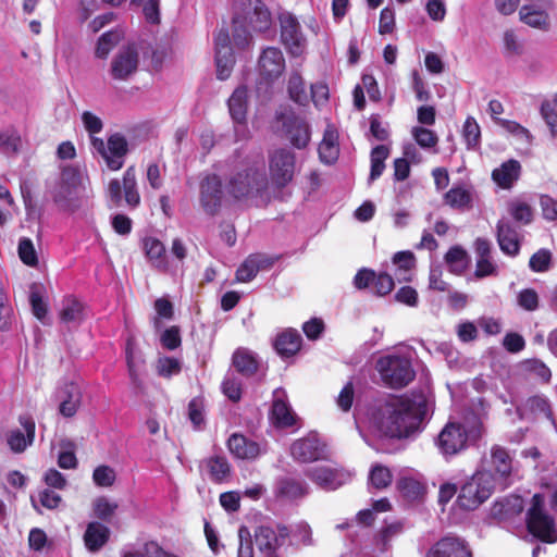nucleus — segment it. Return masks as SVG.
<instances>
[{
	"instance_id": "36",
	"label": "nucleus",
	"mask_w": 557,
	"mask_h": 557,
	"mask_svg": "<svg viewBox=\"0 0 557 557\" xmlns=\"http://www.w3.org/2000/svg\"><path fill=\"white\" fill-rule=\"evenodd\" d=\"M232 361L235 369L245 376L253 375L259 366L256 355L246 348L236 349Z\"/></svg>"
},
{
	"instance_id": "61",
	"label": "nucleus",
	"mask_w": 557,
	"mask_h": 557,
	"mask_svg": "<svg viewBox=\"0 0 557 557\" xmlns=\"http://www.w3.org/2000/svg\"><path fill=\"white\" fill-rule=\"evenodd\" d=\"M160 342L165 349L174 350L182 344L180 329L171 326L166 329L160 336Z\"/></svg>"
},
{
	"instance_id": "15",
	"label": "nucleus",
	"mask_w": 557,
	"mask_h": 557,
	"mask_svg": "<svg viewBox=\"0 0 557 557\" xmlns=\"http://www.w3.org/2000/svg\"><path fill=\"white\" fill-rule=\"evenodd\" d=\"M290 455L298 462H312L325 458L326 445L312 432L292 444Z\"/></svg>"
},
{
	"instance_id": "9",
	"label": "nucleus",
	"mask_w": 557,
	"mask_h": 557,
	"mask_svg": "<svg viewBox=\"0 0 557 557\" xmlns=\"http://www.w3.org/2000/svg\"><path fill=\"white\" fill-rule=\"evenodd\" d=\"M240 23H247L253 30L264 32L270 27L271 13L260 0H242L233 18V24Z\"/></svg>"
},
{
	"instance_id": "17",
	"label": "nucleus",
	"mask_w": 557,
	"mask_h": 557,
	"mask_svg": "<svg viewBox=\"0 0 557 557\" xmlns=\"http://www.w3.org/2000/svg\"><path fill=\"white\" fill-rule=\"evenodd\" d=\"M257 67L260 77L265 82L272 83L281 77L286 67L282 50L276 47L263 49L258 59Z\"/></svg>"
},
{
	"instance_id": "53",
	"label": "nucleus",
	"mask_w": 557,
	"mask_h": 557,
	"mask_svg": "<svg viewBox=\"0 0 557 557\" xmlns=\"http://www.w3.org/2000/svg\"><path fill=\"white\" fill-rule=\"evenodd\" d=\"M445 202L451 208L467 207L471 201L470 193L463 187H453L445 194Z\"/></svg>"
},
{
	"instance_id": "26",
	"label": "nucleus",
	"mask_w": 557,
	"mask_h": 557,
	"mask_svg": "<svg viewBox=\"0 0 557 557\" xmlns=\"http://www.w3.org/2000/svg\"><path fill=\"white\" fill-rule=\"evenodd\" d=\"M553 8H542L535 4H523L519 10L520 21L540 30H548L550 28L549 11Z\"/></svg>"
},
{
	"instance_id": "25",
	"label": "nucleus",
	"mask_w": 557,
	"mask_h": 557,
	"mask_svg": "<svg viewBox=\"0 0 557 557\" xmlns=\"http://www.w3.org/2000/svg\"><path fill=\"white\" fill-rule=\"evenodd\" d=\"M55 397L59 400V411L63 417H73L82 399L79 387L75 383H66L59 387L55 392Z\"/></svg>"
},
{
	"instance_id": "35",
	"label": "nucleus",
	"mask_w": 557,
	"mask_h": 557,
	"mask_svg": "<svg viewBox=\"0 0 557 557\" xmlns=\"http://www.w3.org/2000/svg\"><path fill=\"white\" fill-rule=\"evenodd\" d=\"M319 156L325 164L334 163L339 156L337 134L331 127H327L324 132L323 139L319 145Z\"/></svg>"
},
{
	"instance_id": "1",
	"label": "nucleus",
	"mask_w": 557,
	"mask_h": 557,
	"mask_svg": "<svg viewBox=\"0 0 557 557\" xmlns=\"http://www.w3.org/2000/svg\"><path fill=\"white\" fill-rule=\"evenodd\" d=\"M425 414L426 398L423 394L391 396L373 405L369 422L380 436L405 438L421 430Z\"/></svg>"
},
{
	"instance_id": "41",
	"label": "nucleus",
	"mask_w": 557,
	"mask_h": 557,
	"mask_svg": "<svg viewBox=\"0 0 557 557\" xmlns=\"http://www.w3.org/2000/svg\"><path fill=\"white\" fill-rule=\"evenodd\" d=\"M122 38L123 33L120 29H112L102 34L97 42L96 55L100 59L107 58Z\"/></svg>"
},
{
	"instance_id": "52",
	"label": "nucleus",
	"mask_w": 557,
	"mask_h": 557,
	"mask_svg": "<svg viewBox=\"0 0 557 557\" xmlns=\"http://www.w3.org/2000/svg\"><path fill=\"white\" fill-rule=\"evenodd\" d=\"M467 252L459 246L451 247L445 255V261L453 272H461L467 264Z\"/></svg>"
},
{
	"instance_id": "49",
	"label": "nucleus",
	"mask_w": 557,
	"mask_h": 557,
	"mask_svg": "<svg viewBox=\"0 0 557 557\" xmlns=\"http://www.w3.org/2000/svg\"><path fill=\"white\" fill-rule=\"evenodd\" d=\"M398 488L401 495L409 500L418 499L424 491L423 485L412 478L400 479L398 482Z\"/></svg>"
},
{
	"instance_id": "4",
	"label": "nucleus",
	"mask_w": 557,
	"mask_h": 557,
	"mask_svg": "<svg viewBox=\"0 0 557 557\" xmlns=\"http://www.w3.org/2000/svg\"><path fill=\"white\" fill-rule=\"evenodd\" d=\"M86 195L84 177L76 166H64L52 190L53 200L63 209L74 210L77 200Z\"/></svg>"
},
{
	"instance_id": "38",
	"label": "nucleus",
	"mask_w": 557,
	"mask_h": 557,
	"mask_svg": "<svg viewBox=\"0 0 557 557\" xmlns=\"http://www.w3.org/2000/svg\"><path fill=\"white\" fill-rule=\"evenodd\" d=\"M287 92L294 102L306 106L308 103V95L305 87V81L299 71L290 72L287 81Z\"/></svg>"
},
{
	"instance_id": "37",
	"label": "nucleus",
	"mask_w": 557,
	"mask_h": 557,
	"mask_svg": "<svg viewBox=\"0 0 557 557\" xmlns=\"http://www.w3.org/2000/svg\"><path fill=\"white\" fill-rule=\"evenodd\" d=\"M59 317L63 323L79 324L84 320V307L76 298L67 296L62 301Z\"/></svg>"
},
{
	"instance_id": "60",
	"label": "nucleus",
	"mask_w": 557,
	"mask_h": 557,
	"mask_svg": "<svg viewBox=\"0 0 557 557\" xmlns=\"http://www.w3.org/2000/svg\"><path fill=\"white\" fill-rule=\"evenodd\" d=\"M373 292L379 296H385L389 294L394 288V280L393 277L385 273L381 272L379 274L375 273V278L372 282Z\"/></svg>"
},
{
	"instance_id": "16",
	"label": "nucleus",
	"mask_w": 557,
	"mask_h": 557,
	"mask_svg": "<svg viewBox=\"0 0 557 557\" xmlns=\"http://www.w3.org/2000/svg\"><path fill=\"white\" fill-rule=\"evenodd\" d=\"M20 428L10 430L7 433V445L14 454L24 453L35 441L36 424L28 414L18 418Z\"/></svg>"
},
{
	"instance_id": "33",
	"label": "nucleus",
	"mask_w": 557,
	"mask_h": 557,
	"mask_svg": "<svg viewBox=\"0 0 557 557\" xmlns=\"http://www.w3.org/2000/svg\"><path fill=\"white\" fill-rule=\"evenodd\" d=\"M517 411L520 418H530V417H545L547 419L550 418V408L546 397L535 395L525 399L520 406L517 407Z\"/></svg>"
},
{
	"instance_id": "13",
	"label": "nucleus",
	"mask_w": 557,
	"mask_h": 557,
	"mask_svg": "<svg viewBox=\"0 0 557 557\" xmlns=\"http://www.w3.org/2000/svg\"><path fill=\"white\" fill-rule=\"evenodd\" d=\"M306 474L312 482L325 491L337 490L347 484L352 478L350 471L331 466L311 468Z\"/></svg>"
},
{
	"instance_id": "58",
	"label": "nucleus",
	"mask_w": 557,
	"mask_h": 557,
	"mask_svg": "<svg viewBox=\"0 0 557 557\" xmlns=\"http://www.w3.org/2000/svg\"><path fill=\"white\" fill-rule=\"evenodd\" d=\"M92 480L98 486H111L115 481V471L109 466H99L94 470Z\"/></svg>"
},
{
	"instance_id": "11",
	"label": "nucleus",
	"mask_w": 557,
	"mask_h": 557,
	"mask_svg": "<svg viewBox=\"0 0 557 557\" xmlns=\"http://www.w3.org/2000/svg\"><path fill=\"white\" fill-rule=\"evenodd\" d=\"M281 40L292 57H300L307 48V39L297 18L288 12L280 14Z\"/></svg>"
},
{
	"instance_id": "62",
	"label": "nucleus",
	"mask_w": 557,
	"mask_h": 557,
	"mask_svg": "<svg viewBox=\"0 0 557 557\" xmlns=\"http://www.w3.org/2000/svg\"><path fill=\"white\" fill-rule=\"evenodd\" d=\"M518 304L524 310L534 311L539 307V295L532 288L522 289L518 294Z\"/></svg>"
},
{
	"instance_id": "51",
	"label": "nucleus",
	"mask_w": 557,
	"mask_h": 557,
	"mask_svg": "<svg viewBox=\"0 0 557 557\" xmlns=\"http://www.w3.org/2000/svg\"><path fill=\"white\" fill-rule=\"evenodd\" d=\"M411 135L416 143L423 149L434 148L438 143V137L433 131L421 126H414L411 129Z\"/></svg>"
},
{
	"instance_id": "7",
	"label": "nucleus",
	"mask_w": 557,
	"mask_h": 557,
	"mask_svg": "<svg viewBox=\"0 0 557 557\" xmlns=\"http://www.w3.org/2000/svg\"><path fill=\"white\" fill-rule=\"evenodd\" d=\"M91 147L95 152L99 153L107 166L111 171H117L123 168L125 157L128 152V144L120 133L112 134L107 143L101 138L91 137Z\"/></svg>"
},
{
	"instance_id": "42",
	"label": "nucleus",
	"mask_w": 557,
	"mask_h": 557,
	"mask_svg": "<svg viewBox=\"0 0 557 557\" xmlns=\"http://www.w3.org/2000/svg\"><path fill=\"white\" fill-rule=\"evenodd\" d=\"M144 248L146 255L153 263L154 267L165 269L166 263L164 260L165 248L163 244L153 237H148L144 240Z\"/></svg>"
},
{
	"instance_id": "48",
	"label": "nucleus",
	"mask_w": 557,
	"mask_h": 557,
	"mask_svg": "<svg viewBox=\"0 0 557 557\" xmlns=\"http://www.w3.org/2000/svg\"><path fill=\"white\" fill-rule=\"evenodd\" d=\"M462 137L468 149H474L480 145L481 128L473 116H468L462 127Z\"/></svg>"
},
{
	"instance_id": "22",
	"label": "nucleus",
	"mask_w": 557,
	"mask_h": 557,
	"mask_svg": "<svg viewBox=\"0 0 557 557\" xmlns=\"http://www.w3.org/2000/svg\"><path fill=\"white\" fill-rule=\"evenodd\" d=\"M230 114L235 122V135L244 138L246 134V112H247V88L238 87L228 99Z\"/></svg>"
},
{
	"instance_id": "2",
	"label": "nucleus",
	"mask_w": 557,
	"mask_h": 557,
	"mask_svg": "<svg viewBox=\"0 0 557 557\" xmlns=\"http://www.w3.org/2000/svg\"><path fill=\"white\" fill-rule=\"evenodd\" d=\"M482 434L483 424L473 417L466 425L447 423L438 434L436 445L444 456H453L465 449L468 441H476Z\"/></svg>"
},
{
	"instance_id": "46",
	"label": "nucleus",
	"mask_w": 557,
	"mask_h": 557,
	"mask_svg": "<svg viewBox=\"0 0 557 557\" xmlns=\"http://www.w3.org/2000/svg\"><path fill=\"white\" fill-rule=\"evenodd\" d=\"M308 490L309 487L304 481L296 479H286L280 485V493L290 499L307 495Z\"/></svg>"
},
{
	"instance_id": "56",
	"label": "nucleus",
	"mask_w": 557,
	"mask_h": 557,
	"mask_svg": "<svg viewBox=\"0 0 557 557\" xmlns=\"http://www.w3.org/2000/svg\"><path fill=\"white\" fill-rule=\"evenodd\" d=\"M370 484L375 488H384L392 482V474L389 470L382 466H375L372 468L369 475Z\"/></svg>"
},
{
	"instance_id": "20",
	"label": "nucleus",
	"mask_w": 557,
	"mask_h": 557,
	"mask_svg": "<svg viewBox=\"0 0 557 557\" xmlns=\"http://www.w3.org/2000/svg\"><path fill=\"white\" fill-rule=\"evenodd\" d=\"M214 44L216 76L219 79L224 81L231 76L235 64V58L227 30L221 29L214 38Z\"/></svg>"
},
{
	"instance_id": "5",
	"label": "nucleus",
	"mask_w": 557,
	"mask_h": 557,
	"mask_svg": "<svg viewBox=\"0 0 557 557\" xmlns=\"http://www.w3.org/2000/svg\"><path fill=\"white\" fill-rule=\"evenodd\" d=\"M376 369L383 382L392 388H401L414 379V371L408 357L388 355L380 358Z\"/></svg>"
},
{
	"instance_id": "40",
	"label": "nucleus",
	"mask_w": 557,
	"mask_h": 557,
	"mask_svg": "<svg viewBox=\"0 0 557 557\" xmlns=\"http://www.w3.org/2000/svg\"><path fill=\"white\" fill-rule=\"evenodd\" d=\"M206 468L210 479L216 483H221L230 476V465L223 457L209 458L206 461Z\"/></svg>"
},
{
	"instance_id": "64",
	"label": "nucleus",
	"mask_w": 557,
	"mask_h": 557,
	"mask_svg": "<svg viewBox=\"0 0 557 557\" xmlns=\"http://www.w3.org/2000/svg\"><path fill=\"white\" fill-rule=\"evenodd\" d=\"M540 207L544 219L548 221L557 220V200L548 195H542L540 197Z\"/></svg>"
},
{
	"instance_id": "63",
	"label": "nucleus",
	"mask_w": 557,
	"mask_h": 557,
	"mask_svg": "<svg viewBox=\"0 0 557 557\" xmlns=\"http://www.w3.org/2000/svg\"><path fill=\"white\" fill-rule=\"evenodd\" d=\"M541 115L549 127L552 134L557 135V111L548 100L542 103Z\"/></svg>"
},
{
	"instance_id": "27",
	"label": "nucleus",
	"mask_w": 557,
	"mask_h": 557,
	"mask_svg": "<svg viewBox=\"0 0 557 557\" xmlns=\"http://www.w3.org/2000/svg\"><path fill=\"white\" fill-rule=\"evenodd\" d=\"M426 557H471V553L463 541L447 536L438 541Z\"/></svg>"
},
{
	"instance_id": "8",
	"label": "nucleus",
	"mask_w": 557,
	"mask_h": 557,
	"mask_svg": "<svg viewBox=\"0 0 557 557\" xmlns=\"http://www.w3.org/2000/svg\"><path fill=\"white\" fill-rule=\"evenodd\" d=\"M267 184L264 173L258 168L249 166L230 178L227 189L235 198H243L263 190Z\"/></svg>"
},
{
	"instance_id": "28",
	"label": "nucleus",
	"mask_w": 557,
	"mask_h": 557,
	"mask_svg": "<svg viewBox=\"0 0 557 557\" xmlns=\"http://www.w3.org/2000/svg\"><path fill=\"white\" fill-rule=\"evenodd\" d=\"M521 164L518 160L510 159L503 162L492 172V180L503 189H510L520 178Z\"/></svg>"
},
{
	"instance_id": "44",
	"label": "nucleus",
	"mask_w": 557,
	"mask_h": 557,
	"mask_svg": "<svg viewBox=\"0 0 557 557\" xmlns=\"http://www.w3.org/2000/svg\"><path fill=\"white\" fill-rule=\"evenodd\" d=\"M508 212L512 219L522 224H529L533 219V210L529 203L520 199L511 200L508 203Z\"/></svg>"
},
{
	"instance_id": "55",
	"label": "nucleus",
	"mask_w": 557,
	"mask_h": 557,
	"mask_svg": "<svg viewBox=\"0 0 557 557\" xmlns=\"http://www.w3.org/2000/svg\"><path fill=\"white\" fill-rule=\"evenodd\" d=\"M181 361L173 357H160L157 361V372L160 376L170 377L181 372Z\"/></svg>"
},
{
	"instance_id": "23",
	"label": "nucleus",
	"mask_w": 557,
	"mask_h": 557,
	"mask_svg": "<svg viewBox=\"0 0 557 557\" xmlns=\"http://www.w3.org/2000/svg\"><path fill=\"white\" fill-rule=\"evenodd\" d=\"M270 420L277 428H287L295 423V413L287 403L285 391L282 388H276L273 392Z\"/></svg>"
},
{
	"instance_id": "34",
	"label": "nucleus",
	"mask_w": 557,
	"mask_h": 557,
	"mask_svg": "<svg viewBox=\"0 0 557 557\" xmlns=\"http://www.w3.org/2000/svg\"><path fill=\"white\" fill-rule=\"evenodd\" d=\"M301 342V336L296 330H286L277 335L274 347L282 357H289L300 349Z\"/></svg>"
},
{
	"instance_id": "32",
	"label": "nucleus",
	"mask_w": 557,
	"mask_h": 557,
	"mask_svg": "<svg viewBox=\"0 0 557 557\" xmlns=\"http://www.w3.org/2000/svg\"><path fill=\"white\" fill-rule=\"evenodd\" d=\"M271 265L269 259L262 255L249 256L237 269L236 278L238 282H250L260 270Z\"/></svg>"
},
{
	"instance_id": "29",
	"label": "nucleus",
	"mask_w": 557,
	"mask_h": 557,
	"mask_svg": "<svg viewBox=\"0 0 557 557\" xmlns=\"http://www.w3.org/2000/svg\"><path fill=\"white\" fill-rule=\"evenodd\" d=\"M227 446L232 455L238 459H255L261 453L257 442L237 433L228 438Z\"/></svg>"
},
{
	"instance_id": "14",
	"label": "nucleus",
	"mask_w": 557,
	"mask_h": 557,
	"mask_svg": "<svg viewBox=\"0 0 557 557\" xmlns=\"http://www.w3.org/2000/svg\"><path fill=\"white\" fill-rule=\"evenodd\" d=\"M287 536V528L274 530L267 525L258 527L253 535L255 544L264 557H281L277 550L285 544Z\"/></svg>"
},
{
	"instance_id": "10",
	"label": "nucleus",
	"mask_w": 557,
	"mask_h": 557,
	"mask_svg": "<svg viewBox=\"0 0 557 557\" xmlns=\"http://www.w3.org/2000/svg\"><path fill=\"white\" fill-rule=\"evenodd\" d=\"M122 189L124 193V200L131 208H136L140 203V196L137 190L136 171L135 166H128L123 174V182L116 178L111 180L108 185L109 200L114 206H120L122 202Z\"/></svg>"
},
{
	"instance_id": "18",
	"label": "nucleus",
	"mask_w": 557,
	"mask_h": 557,
	"mask_svg": "<svg viewBox=\"0 0 557 557\" xmlns=\"http://www.w3.org/2000/svg\"><path fill=\"white\" fill-rule=\"evenodd\" d=\"M222 182L216 174H207L200 182L199 202L203 211L215 214L222 203Z\"/></svg>"
},
{
	"instance_id": "3",
	"label": "nucleus",
	"mask_w": 557,
	"mask_h": 557,
	"mask_svg": "<svg viewBox=\"0 0 557 557\" xmlns=\"http://www.w3.org/2000/svg\"><path fill=\"white\" fill-rule=\"evenodd\" d=\"M496 487V479L486 469L478 470L460 490L457 504L465 510H474L484 503Z\"/></svg>"
},
{
	"instance_id": "19",
	"label": "nucleus",
	"mask_w": 557,
	"mask_h": 557,
	"mask_svg": "<svg viewBox=\"0 0 557 557\" xmlns=\"http://www.w3.org/2000/svg\"><path fill=\"white\" fill-rule=\"evenodd\" d=\"M138 64L137 49L134 46L123 47L111 61L110 74L116 81H127L136 73Z\"/></svg>"
},
{
	"instance_id": "6",
	"label": "nucleus",
	"mask_w": 557,
	"mask_h": 557,
	"mask_svg": "<svg viewBox=\"0 0 557 557\" xmlns=\"http://www.w3.org/2000/svg\"><path fill=\"white\" fill-rule=\"evenodd\" d=\"M544 497L534 494L532 504L528 511L527 527L529 532L543 542L553 543L557 539L554 520L544 508Z\"/></svg>"
},
{
	"instance_id": "47",
	"label": "nucleus",
	"mask_w": 557,
	"mask_h": 557,
	"mask_svg": "<svg viewBox=\"0 0 557 557\" xmlns=\"http://www.w3.org/2000/svg\"><path fill=\"white\" fill-rule=\"evenodd\" d=\"M117 508L116 502L110 500L104 496L98 497L92 502L94 515L103 521H110Z\"/></svg>"
},
{
	"instance_id": "45",
	"label": "nucleus",
	"mask_w": 557,
	"mask_h": 557,
	"mask_svg": "<svg viewBox=\"0 0 557 557\" xmlns=\"http://www.w3.org/2000/svg\"><path fill=\"white\" fill-rule=\"evenodd\" d=\"M126 361H127L128 374H129L132 383L136 387H140L141 386V363H143V361L135 357L134 349H133V343L131 339L127 341Z\"/></svg>"
},
{
	"instance_id": "31",
	"label": "nucleus",
	"mask_w": 557,
	"mask_h": 557,
	"mask_svg": "<svg viewBox=\"0 0 557 557\" xmlns=\"http://www.w3.org/2000/svg\"><path fill=\"white\" fill-rule=\"evenodd\" d=\"M286 135L292 145L298 149L305 148L310 140V131L307 122L293 116L285 123Z\"/></svg>"
},
{
	"instance_id": "50",
	"label": "nucleus",
	"mask_w": 557,
	"mask_h": 557,
	"mask_svg": "<svg viewBox=\"0 0 557 557\" xmlns=\"http://www.w3.org/2000/svg\"><path fill=\"white\" fill-rule=\"evenodd\" d=\"M17 252L24 264L28 267H36L38 264V255L29 238L24 237L20 239Z\"/></svg>"
},
{
	"instance_id": "30",
	"label": "nucleus",
	"mask_w": 557,
	"mask_h": 557,
	"mask_svg": "<svg viewBox=\"0 0 557 557\" xmlns=\"http://www.w3.org/2000/svg\"><path fill=\"white\" fill-rule=\"evenodd\" d=\"M110 529L104 524L94 521L87 524L84 533V543L90 553L99 552L110 539Z\"/></svg>"
},
{
	"instance_id": "24",
	"label": "nucleus",
	"mask_w": 557,
	"mask_h": 557,
	"mask_svg": "<svg viewBox=\"0 0 557 557\" xmlns=\"http://www.w3.org/2000/svg\"><path fill=\"white\" fill-rule=\"evenodd\" d=\"M496 238L500 250L509 256L516 257L520 251L519 233L507 220L498 221L496 225Z\"/></svg>"
},
{
	"instance_id": "12",
	"label": "nucleus",
	"mask_w": 557,
	"mask_h": 557,
	"mask_svg": "<svg viewBox=\"0 0 557 557\" xmlns=\"http://www.w3.org/2000/svg\"><path fill=\"white\" fill-rule=\"evenodd\" d=\"M269 170L272 184L286 186L295 173V154L286 148L273 150L269 157Z\"/></svg>"
},
{
	"instance_id": "43",
	"label": "nucleus",
	"mask_w": 557,
	"mask_h": 557,
	"mask_svg": "<svg viewBox=\"0 0 557 557\" xmlns=\"http://www.w3.org/2000/svg\"><path fill=\"white\" fill-rule=\"evenodd\" d=\"M388 148L384 145L376 146L371 152V172L369 176V181L373 182L379 178L384 169V161L388 157Z\"/></svg>"
},
{
	"instance_id": "54",
	"label": "nucleus",
	"mask_w": 557,
	"mask_h": 557,
	"mask_svg": "<svg viewBox=\"0 0 557 557\" xmlns=\"http://www.w3.org/2000/svg\"><path fill=\"white\" fill-rule=\"evenodd\" d=\"M29 302H30L34 315L38 320L44 322L47 317V313H48V307L42 298L39 286H37V285L32 286L30 294H29Z\"/></svg>"
},
{
	"instance_id": "39",
	"label": "nucleus",
	"mask_w": 557,
	"mask_h": 557,
	"mask_svg": "<svg viewBox=\"0 0 557 557\" xmlns=\"http://www.w3.org/2000/svg\"><path fill=\"white\" fill-rule=\"evenodd\" d=\"M393 263L396 267L395 276L399 282L411 280V271L414 268L416 259L410 251H399L393 257Z\"/></svg>"
},
{
	"instance_id": "21",
	"label": "nucleus",
	"mask_w": 557,
	"mask_h": 557,
	"mask_svg": "<svg viewBox=\"0 0 557 557\" xmlns=\"http://www.w3.org/2000/svg\"><path fill=\"white\" fill-rule=\"evenodd\" d=\"M491 473L496 479V485L505 488L507 479L512 471V458L507 449L495 445L491 448Z\"/></svg>"
},
{
	"instance_id": "59",
	"label": "nucleus",
	"mask_w": 557,
	"mask_h": 557,
	"mask_svg": "<svg viewBox=\"0 0 557 557\" xmlns=\"http://www.w3.org/2000/svg\"><path fill=\"white\" fill-rule=\"evenodd\" d=\"M552 253L547 249H540L529 261V267L534 272H545L549 269Z\"/></svg>"
},
{
	"instance_id": "57",
	"label": "nucleus",
	"mask_w": 557,
	"mask_h": 557,
	"mask_svg": "<svg viewBox=\"0 0 557 557\" xmlns=\"http://www.w3.org/2000/svg\"><path fill=\"white\" fill-rule=\"evenodd\" d=\"M222 392L232 401H237L242 397V382L233 374H227L222 383Z\"/></svg>"
}]
</instances>
